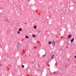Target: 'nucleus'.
<instances>
[{"label":"nucleus","instance_id":"obj_2","mask_svg":"<svg viewBox=\"0 0 76 76\" xmlns=\"http://www.w3.org/2000/svg\"><path fill=\"white\" fill-rule=\"evenodd\" d=\"M72 36L70 34H69L67 37L68 39H70L71 38Z\"/></svg>","mask_w":76,"mask_h":76},{"label":"nucleus","instance_id":"obj_12","mask_svg":"<svg viewBox=\"0 0 76 76\" xmlns=\"http://www.w3.org/2000/svg\"><path fill=\"white\" fill-rule=\"evenodd\" d=\"M17 33H18V34H20V31H18Z\"/></svg>","mask_w":76,"mask_h":76},{"label":"nucleus","instance_id":"obj_6","mask_svg":"<svg viewBox=\"0 0 76 76\" xmlns=\"http://www.w3.org/2000/svg\"><path fill=\"white\" fill-rule=\"evenodd\" d=\"M48 44H49V45H51V42H49Z\"/></svg>","mask_w":76,"mask_h":76},{"label":"nucleus","instance_id":"obj_26","mask_svg":"<svg viewBox=\"0 0 76 76\" xmlns=\"http://www.w3.org/2000/svg\"><path fill=\"white\" fill-rule=\"evenodd\" d=\"M60 35H61V34H60Z\"/></svg>","mask_w":76,"mask_h":76},{"label":"nucleus","instance_id":"obj_17","mask_svg":"<svg viewBox=\"0 0 76 76\" xmlns=\"http://www.w3.org/2000/svg\"><path fill=\"white\" fill-rule=\"evenodd\" d=\"M69 60H70V59H68V61H69Z\"/></svg>","mask_w":76,"mask_h":76},{"label":"nucleus","instance_id":"obj_19","mask_svg":"<svg viewBox=\"0 0 76 76\" xmlns=\"http://www.w3.org/2000/svg\"><path fill=\"white\" fill-rule=\"evenodd\" d=\"M38 32H39V31H38Z\"/></svg>","mask_w":76,"mask_h":76},{"label":"nucleus","instance_id":"obj_22","mask_svg":"<svg viewBox=\"0 0 76 76\" xmlns=\"http://www.w3.org/2000/svg\"><path fill=\"white\" fill-rule=\"evenodd\" d=\"M26 24V23H25V24Z\"/></svg>","mask_w":76,"mask_h":76},{"label":"nucleus","instance_id":"obj_24","mask_svg":"<svg viewBox=\"0 0 76 76\" xmlns=\"http://www.w3.org/2000/svg\"><path fill=\"white\" fill-rule=\"evenodd\" d=\"M66 67H67V66H66Z\"/></svg>","mask_w":76,"mask_h":76},{"label":"nucleus","instance_id":"obj_8","mask_svg":"<svg viewBox=\"0 0 76 76\" xmlns=\"http://www.w3.org/2000/svg\"><path fill=\"white\" fill-rule=\"evenodd\" d=\"M34 28H35V29H36L37 28V26H34Z\"/></svg>","mask_w":76,"mask_h":76},{"label":"nucleus","instance_id":"obj_9","mask_svg":"<svg viewBox=\"0 0 76 76\" xmlns=\"http://www.w3.org/2000/svg\"><path fill=\"white\" fill-rule=\"evenodd\" d=\"M26 37V38H28V37L27 36H26V37Z\"/></svg>","mask_w":76,"mask_h":76},{"label":"nucleus","instance_id":"obj_21","mask_svg":"<svg viewBox=\"0 0 76 76\" xmlns=\"http://www.w3.org/2000/svg\"><path fill=\"white\" fill-rule=\"evenodd\" d=\"M66 48H68V47L67 46L66 47Z\"/></svg>","mask_w":76,"mask_h":76},{"label":"nucleus","instance_id":"obj_7","mask_svg":"<svg viewBox=\"0 0 76 76\" xmlns=\"http://www.w3.org/2000/svg\"><path fill=\"white\" fill-rule=\"evenodd\" d=\"M33 38H35V37H36V36L34 35H33Z\"/></svg>","mask_w":76,"mask_h":76},{"label":"nucleus","instance_id":"obj_25","mask_svg":"<svg viewBox=\"0 0 76 76\" xmlns=\"http://www.w3.org/2000/svg\"><path fill=\"white\" fill-rule=\"evenodd\" d=\"M22 55H23V54H22Z\"/></svg>","mask_w":76,"mask_h":76},{"label":"nucleus","instance_id":"obj_15","mask_svg":"<svg viewBox=\"0 0 76 76\" xmlns=\"http://www.w3.org/2000/svg\"><path fill=\"white\" fill-rule=\"evenodd\" d=\"M74 57L75 58H76V56H74Z\"/></svg>","mask_w":76,"mask_h":76},{"label":"nucleus","instance_id":"obj_10","mask_svg":"<svg viewBox=\"0 0 76 76\" xmlns=\"http://www.w3.org/2000/svg\"><path fill=\"white\" fill-rule=\"evenodd\" d=\"M22 67H23V68H24V67H25V66H24V65H22Z\"/></svg>","mask_w":76,"mask_h":76},{"label":"nucleus","instance_id":"obj_13","mask_svg":"<svg viewBox=\"0 0 76 76\" xmlns=\"http://www.w3.org/2000/svg\"><path fill=\"white\" fill-rule=\"evenodd\" d=\"M5 21H6V22H7V19H5Z\"/></svg>","mask_w":76,"mask_h":76},{"label":"nucleus","instance_id":"obj_18","mask_svg":"<svg viewBox=\"0 0 76 76\" xmlns=\"http://www.w3.org/2000/svg\"><path fill=\"white\" fill-rule=\"evenodd\" d=\"M0 66H1V64H0Z\"/></svg>","mask_w":76,"mask_h":76},{"label":"nucleus","instance_id":"obj_3","mask_svg":"<svg viewBox=\"0 0 76 76\" xmlns=\"http://www.w3.org/2000/svg\"><path fill=\"white\" fill-rule=\"evenodd\" d=\"M54 55H53L51 56V59H53L54 58Z\"/></svg>","mask_w":76,"mask_h":76},{"label":"nucleus","instance_id":"obj_14","mask_svg":"<svg viewBox=\"0 0 76 76\" xmlns=\"http://www.w3.org/2000/svg\"><path fill=\"white\" fill-rule=\"evenodd\" d=\"M53 44H55V42H53Z\"/></svg>","mask_w":76,"mask_h":76},{"label":"nucleus","instance_id":"obj_4","mask_svg":"<svg viewBox=\"0 0 76 76\" xmlns=\"http://www.w3.org/2000/svg\"><path fill=\"white\" fill-rule=\"evenodd\" d=\"M73 41H74V38H73L71 40V42H73Z\"/></svg>","mask_w":76,"mask_h":76},{"label":"nucleus","instance_id":"obj_20","mask_svg":"<svg viewBox=\"0 0 76 76\" xmlns=\"http://www.w3.org/2000/svg\"><path fill=\"white\" fill-rule=\"evenodd\" d=\"M39 45H41V44H40Z\"/></svg>","mask_w":76,"mask_h":76},{"label":"nucleus","instance_id":"obj_1","mask_svg":"<svg viewBox=\"0 0 76 76\" xmlns=\"http://www.w3.org/2000/svg\"><path fill=\"white\" fill-rule=\"evenodd\" d=\"M18 45L17 46V47L18 49H19L20 48V46H21V43H18Z\"/></svg>","mask_w":76,"mask_h":76},{"label":"nucleus","instance_id":"obj_11","mask_svg":"<svg viewBox=\"0 0 76 76\" xmlns=\"http://www.w3.org/2000/svg\"><path fill=\"white\" fill-rule=\"evenodd\" d=\"M38 66H39V67H40L41 66H40V65L38 64Z\"/></svg>","mask_w":76,"mask_h":76},{"label":"nucleus","instance_id":"obj_16","mask_svg":"<svg viewBox=\"0 0 76 76\" xmlns=\"http://www.w3.org/2000/svg\"><path fill=\"white\" fill-rule=\"evenodd\" d=\"M46 56V55H45V54L43 56V57H44V56Z\"/></svg>","mask_w":76,"mask_h":76},{"label":"nucleus","instance_id":"obj_5","mask_svg":"<svg viewBox=\"0 0 76 76\" xmlns=\"http://www.w3.org/2000/svg\"><path fill=\"white\" fill-rule=\"evenodd\" d=\"M18 31H22V28H19Z\"/></svg>","mask_w":76,"mask_h":76},{"label":"nucleus","instance_id":"obj_23","mask_svg":"<svg viewBox=\"0 0 76 76\" xmlns=\"http://www.w3.org/2000/svg\"><path fill=\"white\" fill-rule=\"evenodd\" d=\"M49 17H50V15H49Z\"/></svg>","mask_w":76,"mask_h":76}]
</instances>
